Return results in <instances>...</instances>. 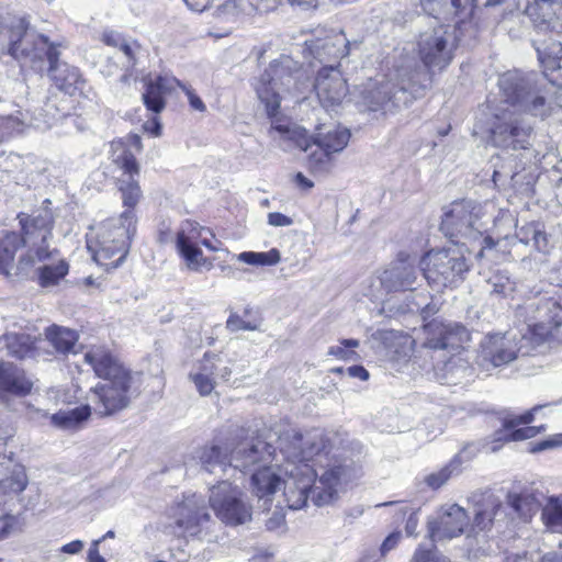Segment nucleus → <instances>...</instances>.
<instances>
[{
  "label": "nucleus",
  "mask_w": 562,
  "mask_h": 562,
  "mask_svg": "<svg viewBox=\"0 0 562 562\" xmlns=\"http://www.w3.org/2000/svg\"><path fill=\"white\" fill-rule=\"evenodd\" d=\"M278 449L283 458L278 472L266 464L250 473L251 491L263 509H269L281 482L288 507L297 510L308 501L318 507L331 504L355 477L352 462L330 456L328 440L319 430L303 436L289 428L279 434Z\"/></svg>",
  "instance_id": "nucleus-1"
},
{
  "label": "nucleus",
  "mask_w": 562,
  "mask_h": 562,
  "mask_svg": "<svg viewBox=\"0 0 562 562\" xmlns=\"http://www.w3.org/2000/svg\"><path fill=\"white\" fill-rule=\"evenodd\" d=\"M504 106L496 108L490 123V138L495 147L527 149L533 127L520 113L544 119L551 113V86L544 76L512 70L498 78Z\"/></svg>",
  "instance_id": "nucleus-2"
},
{
  "label": "nucleus",
  "mask_w": 562,
  "mask_h": 562,
  "mask_svg": "<svg viewBox=\"0 0 562 562\" xmlns=\"http://www.w3.org/2000/svg\"><path fill=\"white\" fill-rule=\"evenodd\" d=\"M113 162L121 170L116 186L121 193L123 206L126 209L117 218L108 220L99 235L97 256L110 259L115 255V263H121L126 257L132 238L136 233V215L134 209L143 198L138 183L139 165L134 154L122 143H114Z\"/></svg>",
  "instance_id": "nucleus-3"
},
{
  "label": "nucleus",
  "mask_w": 562,
  "mask_h": 562,
  "mask_svg": "<svg viewBox=\"0 0 562 562\" xmlns=\"http://www.w3.org/2000/svg\"><path fill=\"white\" fill-rule=\"evenodd\" d=\"M8 54L22 65L43 72L48 64L47 74L54 85L66 94L81 93L86 80L79 69L59 61L57 45L48 37L30 26L25 18L14 20L8 29Z\"/></svg>",
  "instance_id": "nucleus-4"
},
{
  "label": "nucleus",
  "mask_w": 562,
  "mask_h": 562,
  "mask_svg": "<svg viewBox=\"0 0 562 562\" xmlns=\"http://www.w3.org/2000/svg\"><path fill=\"white\" fill-rule=\"evenodd\" d=\"M83 359L102 379L87 395L94 414L110 416L128 407L137 393L131 370L104 346H92Z\"/></svg>",
  "instance_id": "nucleus-5"
},
{
  "label": "nucleus",
  "mask_w": 562,
  "mask_h": 562,
  "mask_svg": "<svg viewBox=\"0 0 562 562\" xmlns=\"http://www.w3.org/2000/svg\"><path fill=\"white\" fill-rule=\"evenodd\" d=\"M258 99L269 117L279 114L283 94L301 95L310 88L308 75L291 56L281 55L254 82Z\"/></svg>",
  "instance_id": "nucleus-6"
},
{
  "label": "nucleus",
  "mask_w": 562,
  "mask_h": 562,
  "mask_svg": "<svg viewBox=\"0 0 562 562\" xmlns=\"http://www.w3.org/2000/svg\"><path fill=\"white\" fill-rule=\"evenodd\" d=\"M411 66H395L394 72L387 80L366 89L363 103L369 111H393L408 105L414 99L423 95L429 86V75L426 70H416L415 77H409Z\"/></svg>",
  "instance_id": "nucleus-7"
},
{
  "label": "nucleus",
  "mask_w": 562,
  "mask_h": 562,
  "mask_svg": "<svg viewBox=\"0 0 562 562\" xmlns=\"http://www.w3.org/2000/svg\"><path fill=\"white\" fill-rule=\"evenodd\" d=\"M481 218L480 204L472 200L456 201L445 212L440 229L454 244L468 246L477 241L480 249L476 257L481 259L490 256L497 245L491 236H483L486 227Z\"/></svg>",
  "instance_id": "nucleus-8"
},
{
  "label": "nucleus",
  "mask_w": 562,
  "mask_h": 562,
  "mask_svg": "<svg viewBox=\"0 0 562 562\" xmlns=\"http://www.w3.org/2000/svg\"><path fill=\"white\" fill-rule=\"evenodd\" d=\"M458 47V37L447 25H438L419 34L417 52L423 66L414 58L407 57L400 65L411 66L409 77H415L416 70H426L431 82V72L442 71L452 61Z\"/></svg>",
  "instance_id": "nucleus-9"
},
{
  "label": "nucleus",
  "mask_w": 562,
  "mask_h": 562,
  "mask_svg": "<svg viewBox=\"0 0 562 562\" xmlns=\"http://www.w3.org/2000/svg\"><path fill=\"white\" fill-rule=\"evenodd\" d=\"M423 276L437 292L459 286L470 271V265L461 248L432 249L419 260Z\"/></svg>",
  "instance_id": "nucleus-10"
},
{
  "label": "nucleus",
  "mask_w": 562,
  "mask_h": 562,
  "mask_svg": "<svg viewBox=\"0 0 562 562\" xmlns=\"http://www.w3.org/2000/svg\"><path fill=\"white\" fill-rule=\"evenodd\" d=\"M555 291H530L527 301L516 310V317L527 324L529 331L544 339L562 324V305Z\"/></svg>",
  "instance_id": "nucleus-11"
},
{
  "label": "nucleus",
  "mask_w": 562,
  "mask_h": 562,
  "mask_svg": "<svg viewBox=\"0 0 562 562\" xmlns=\"http://www.w3.org/2000/svg\"><path fill=\"white\" fill-rule=\"evenodd\" d=\"M204 234L214 237L213 233L193 221H186L181 224L176 235V247L183 258L189 270L201 272L203 269L211 270L213 263L203 256L199 243L211 251H218L220 248L213 244Z\"/></svg>",
  "instance_id": "nucleus-12"
},
{
  "label": "nucleus",
  "mask_w": 562,
  "mask_h": 562,
  "mask_svg": "<svg viewBox=\"0 0 562 562\" xmlns=\"http://www.w3.org/2000/svg\"><path fill=\"white\" fill-rule=\"evenodd\" d=\"M209 503L215 516L228 526L251 520V505L244 499L241 490L228 481H221L210 488Z\"/></svg>",
  "instance_id": "nucleus-13"
},
{
  "label": "nucleus",
  "mask_w": 562,
  "mask_h": 562,
  "mask_svg": "<svg viewBox=\"0 0 562 562\" xmlns=\"http://www.w3.org/2000/svg\"><path fill=\"white\" fill-rule=\"evenodd\" d=\"M310 139L308 168L315 173H326L333 167L334 155L348 145L350 132L339 125L318 126Z\"/></svg>",
  "instance_id": "nucleus-14"
},
{
  "label": "nucleus",
  "mask_w": 562,
  "mask_h": 562,
  "mask_svg": "<svg viewBox=\"0 0 562 562\" xmlns=\"http://www.w3.org/2000/svg\"><path fill=\"white\" fill-rule=\"evenodd\" d=\"M38 262H44L38 268V282L43 288L57 284L68 273L69 266L59 257L57 249H50L49 246H37L35 249L29 248L25 254L20 256L15 276H26Z\"/></svg>",
  "instance_id": "nucleus-15"
},
{
  "label": "nucleus",
  "mask_w": 562,
  "mask_h": 562,
  "mask_svg": "<svg viewBox=\"0 0 562 562\" xmlns=\"http://www.w3.org/2000/svg\"><path fill=\"white\" fill-rule=\"evenodd\" d=\"M422 266L416 256L400 252L381 273L380 282L387 292L409 291L418 283Z\"/></svg>",
  "instance_id": "nucleus-16"
},
{
  "label": "nucleus",
  "mask_w": 562,
  "mask_h": 562,
  "mask_svg": "<svg viewBox=\"0 0 562 562\" xmlns=\"http://www.w3.org/2000/svg\"><path fill=\"white\" fill-rule=\"evenodd\" d=\"M349 41L342 32L317 30L314 37L305 41L304 53L321 64L336 65L348 55Z\"/></svg>",
  "instance_id": "nucleus-17"
},
{
  "label": "nucleus",
  "mask_w": 562,
  "mask_h": 562,
  "mask_svg": "<svg viewBox=\"0 0 562 562\" xmlns=\"http://www.w3.org/2000/svg\"><path fill=\"white\" fill-rule=\"evenodd\" d=\"M272 445L256 438L236 445L229 457V467L243 473H251L258 468L271 464L276 458Z\"/></svg>",
  "instance_id": "nucleus-18"
},
{
  "label": "nucleus",
  "mask_w": 562,
  "mask_h": 562,
  "mask_svg": "<svg viewBox=\"0 0 562 562\" xmlns=\"http://www.w3.org/2000/svg\"><path fill=\"white\" fill-rule=\"evenodd\" d=\"M426 340L423 347L427 353L438 350H458L470 340L469 330L461 324L434 319L424 327Z\"/></svg>",
  "instance_id": "nucleus-19"
},
{
  "label": "nucleus",
  "mask_w": 562,
  "mask_h": 562,
  "mask_svg": "<svg viewBox=\"0 0 562 562\" xmlns=\"http://www.w3.org/2000/svg\"><path fill=\"white\" fill-rule=\"evenodd\" d=\"M469 515L458 504L442 505L436 516L428 520V533L432 541L453 539L469 527Z\"/></svg>",
  "instance_id": "nucleus-20"
},
{
  "label": "nucleus",
  "mask_w": 562,
  "mask_h": 562,
  "mask_svg": "<svg viewBox=\"0 0 562 562\" xmlns=\"http://www.w3.org/2000/svg\"><path fill=\"white\" fill-rule=\"evenodd\" d=\"M49 199L43 201L42 206L32 215L19 214L22 227L21 237L29 248L35 249L37 246H49L48 239L52 237L54 225V215L50 209Z\"/></svg>",
  "instance_id": "nucleus-21"
},
{
  "label": "nucleus",
  "mask_w": 562,
  "mask_h": 562,
  "mask_svg": "<svg viewBox=\"0 0 562 562\" xmlns=\"http://www.w3.org/2000/svg\"><path fill=\"white\" fill-rule=\"evenodd\" d=\"M314 90L325 109L339 105L348 92L346 80L336 65H325L318 70Z\"/></svg>",
  "instance_id": "nucleus-22"
},
{
  "label": "nucleus",
  "mask_w": 562,
  "mask_h": 562,
  "mask_svg": "<svg viewBox=\"0 0 562 562\" xmlns=\"http://www.w3.org/2000/svg\"><path fill=\"white\" fill-rule=\"evenodd\" d=\"M170 516L176 525L190 536H195L200 527L210 520L202 496L194 493L184 495L183 501L171 508Z\"/></svg>",
  "instance_id": "nucleus-23"
},
{
  "label": "nucleus",
  "mask_w": 562,
  "mask_h": 562,
  "mask_svg": "<svg viewBox=\"0 0 562 562\" xmlns=\"http://www.w3.org/2000/svg\"><path fill=\"white\" fill-rule=\"evenodd\" d=\"M525 13L539 31L562 33V0H527Z\"/></svg>",
  "instance_id": "nucleus-24"
},
{
  "label": "nucleus",
  "mask_w": 562,
  "mask_h": 562,
  "mask_svg": "<svg viewBox=\"0 0 562 562\" xmlns=\"http://www.w3.org/2000/svg\"><path fill=\"white\" fill-rule=\"evenodd\" d=\"M505 515L503 504L492 493H485L475 502L474 518L471 531L475 535L490 532L493 528L499 529L501 520Z\"/></svg>",
  "instance_id": "nucleus-25"
},
{
  "label": "nucleus",
  "mask_w": 562,
  "mask_h": 562,
  "mask_svg": "<svg viewBox=\"0 0 562 562\" xmlns=\"http://www.w3.org/2000/svg\"><path fill=\"white\" fill-rule=\"evenodd\" d=\"M481 349L483 360L491 362L494 367L508 364L520 351L516 338L503 334L487 335L481 342Z\"/></svg>",
  "instance_id": "nucleus-26"
},
{
  "label": "nucleus",
  "mask_w": 562,
  "mask_h": 562,
  "mask_svg": "<svg viewBox=\"0 0 562 562\" xmlns=\"http://www.w3.org/2000/svg\"><path fill=\"white\" fill-rule=\"evenodd\" d=\"M271 128L269 131L270 136L283 150H289L292 146L299 147L304 151H308L311 148V139L305 128L278 119L277 115L271 117Z\"/></svg>",
  "instance_id": "nucleus-27"
},
{
  "label": "nucleus",
  "mask_w": 562,
  "mask_h": 562,
  "mask_svg": "<svg viewBox=\"0 0 562 562\" xmlns=\"http://www.w3.org/2000/svg\"><path fill=\"white\" fill-rule=\"evenodd\" d=\"M33 386L24 370L11 362L0 363V396H25Z\"/></svg>",
  "instance_id": "nucleus-28"
},
{
  "label": "nucleus",
  "mask_w": 562,
  "mask_h": 562,
  "mask_svg": "<svg viewBox=\"0 0 562 562\" xmlns=\"http://www.w3.org/2000/svg\"><path fill=\"white\" fill-rule=\"evenodd\" d=\"M178 85H180L179 80L167 76H158L148 80L142 94L146 109L156 114L160 113L166 106V97Z\"/></svg>",
  "instance_id": "nucleus-29"
},
{
  "label": "nucleus",
  "mask_w": 562,
  "mask_h": 562,
  "mask_svg": "<svg viewBox=\"0 0 562 562\" xmlns=\"http://www.w3.org/2000/svg\"><path fill=\"white\" fill-rule=\"evenodd\" d=\"M543 494L532 485L524 487L519 492H509L507 503L510 508L524 521L531 519L542 505Z\"/></svg>",
  "instance_id": "nucleus-30"
},
{
  "label": "nucleus",
  "mask_w": 562,
  "mask_h": 562,
  "mask_svg": "<svg viewBox=\"0 0 562 562\" xmlns=\"http://www.w3.org/2000/svg\"><path fill=\"white\" fill-rule=\"evenodd\" d=\"M473 456L468 453V447L454 454L452 459L440 468L438 471L431 472L424 477V483L431 490L436 491L442 487L449 480L459 476L462 473L463 463L470 461Z\"/></svg>",
  "instance_id": "nucleus-31"
},
{
  "label": "nucleus",
  "mask_w": 562,
  "mask_h": 562,
  "mask_svg": "<svg viewBox=\"0 0 562 562\" xmlns=\"http://www.w3.org/2000/svg\"><path fill=\"white\" fill-rule=\"evenodd\" d=\"M474 2L475 0H422V5L436 19L443 14L459 16V21H463L465 16L472 14Z\"/></svg>",
  "instance_id": "nucleus-32"
},
{
  "label": "nucleus",
  "mask_w": 562,
  "mask_h": 562,
  "mask_svg": "<svg viewBox=\"0 0 562 562\" xmlns=\"http://www.w3.org/2000/svg\"><path fill=\"white\" fill-rule=\"evenodd\" d=\"M218 356L206 352L199 362L195 372L190 373V379L194 383L198 392L202 396L210 395L215 387V371L217 369Z\"/></svg>",
  "instance_id": "nucleus-33"
},
{
  "label": "nucleus",
  "mask_w": 562,
  "mask_h": 562,
  "mask_svg": "<svg viewBox=\"0 0 562 562\" xmlns=\"http://www.w3.org/2000/svg\"><path fill=\"white\" fill-rule=\"evenodd\" d=\"M27 246L24 239L16 232H7L0 236V274L9 277L15 274L16 265L14 258L16 250Z\"/></svg>",
  "instance_id": "nucleus-34"
},
{
  "label": "nucleus",
  "mask_w": 562,
  "mask_h": 562,
  "mask_svg": "<svg viewBox=\"0 0 562 562\" xmlns=\"http://www.w3.org/2000/svg\"><path fill=\"white\" fill-rule=\"evenodd\" d=\"M517 239L525 245L532 247L542 254H548L552 247L550 236L544 231V225L540 222H530L516 229Z\"/></svg>",
  "instance_id": "nucleus-35"
},
{
  "label": "nucleus",
  "mask_w": 562,
  "mask_h": 562,
  "mask_svg": "<svg viewBox=\"0 0 562 562\" xmlns=\"http://www.w3.org/2000/svg\"><path fill=\"white\" fill-rule=\"evenodd\" d=\"M25 526L22 513H13L8 502L0 504V542L23 531Z\"/></svg>",
  "instance_id": "nucleus-36"
},
{
  "label": "nucleus",
  "mask_w": 562,
  "mask_h": 562,
  "mask_svg": "<svg viewBox=\"0 0 562 562\" xmlns=\"http://www.w3.org/2000/svg\"><path fill=\"white\" fill-rule=\"evenodd\" d=\"M33 345L34 341L27 334L9 333L0 338V347H5L9 355L19 359L31 357Z\"/></svg>",
  "instance_id": "nucleus-37"
},
{
  "label": "nucleus",
  "mask_w": 562,
  "mask_h": 562,
  "mask_svg": "<svg viewBox=\"0 0 562 562\" xmlns=\"http://www.w3.org/2000/svg\"><path fill=\"white\" fill-rule=\"evenodd\" d=\"M432 369L436 371L441 383L446 384H459L471 373V369L459 358H450L443 363L442 368L434 364Z\"/></svg>",
  "instance_id": "nucleus-38"
},
{
  "label": "nucleus",
  "mask_w": 562,
  "mask_h": 562,
  "mask_svg": "<svg viewBox=\"0 0 562 562\" xmlns=\"http://www.w3.org/2000/svg\"><path fill=\"white\" fill-rule=\"evenodd\" d=\"M45 336L56 351L61 353L72 351L78 340L77 331L57 325L46 328Z\"/></svg>",
  "instance_id": "nucleus-39"
},
{
  "label": "nucleus",
  "mask_w": 562,
  "mask_h": 562,
  "mask_svg": "<svg viewBox=\"0 0 562 562\" xmlns=\"http://www.w3.org/2000/svg\"><path fill=\"white\" fill-rule=\"evenodd\" d=\"M200 461L202 468L209 473H217V471L225 473L227 469L232 468L228 454L226 451L223 452L218 446L203 448Z\"/></svg>",
  "instance_id": "nucleus-40"
},
{
  "label": "nucleus",
  "mask_w": 562,
  "mask_h": 562,
  "mask_svg": "<svg viewBox=\"0 0 562 562\" xmlns=\"http://www.w3.org/2000/svg\"><path fill=\"white\" fill-rule=\"evenodd\" d=\"M92 411V405L88 402L86 405L54 414L52 420L55 425L64 429H71L87 420Z\"/></svg>",
  "instance_id": "nucleus-41"
},
{
  "label": "nucleus",
  "mask_w": 562,
  "mask_h": 562,
  "mask_svg": "<svg viewBox=\"0 0 562 562\" xmlns=\"http://www.w3.org/2000/svg\"><path fill=\"white\" fill-rule=\"evenodd\" d=\"M7 476V481L3 482L4 486H0V496H7L10 499L19 496L27 485V477L24 468L16 463Z\"/></svg>",
  "instance_id": "nucleus-42"
},
{
  "label": "nucleus",
  "mask_w": 562,
  "mask_h": 562,
  "mask_svg": "<svg viewBox=\"0 0 562 562\" xmlns=\"http://www.w3.org/2000/svg\"><path fill=\"white\" fill-rule=\"evenodd\" d=\"M542 519L553 531H562V495L552 496L542 508Z\"/></svg>",
  "instance_id": "nucleus-43"
},
{
  "label": "nucleus",
  "mask_w": 562,
  "mask_h": 562,
  "mask_svg": "<svg viewBox=\"0 0 562 562\" xmlns=\"http://www.w3.org/2000/svg\"><path fill=\"white\" fill-rule=\"evenodd\" d=\"M237 259L250 266H274L280 262L281 254L277 248L266 252L243 251Z\"/></svg>",
  "instance_id": "nucleus-44"
},
{
  "label": "nucleus",
  "mask_w": 562,
  "mask_h": 562,
  "mask_svg": "<svg viewBox=\"0 0 562 562\" xmlns=\"http://www.w3.org/2000/svg\"><path fill=\"white\" fill-rule=\"evenodd\" d=\"M359 345L358 339H341L338 345L329 347L328 355L339 360H356L358 355L355 349L358 348Z\"/></svg>",
  "instance_id": "nucleus-45"
},
{
  "label": "nucleus",
  "mask_w": 562,
  "mask_h": 562,
  "mask_svg": "<svg viewBox=\"0 0 562 562\" xmlns=\"http://www.w3.org/2000/svg\"><path fill=\"white\" fill-rule=\"evenodd\" d=\"M541 429H544L543 426L535 427L526 425L522 428H512L507 430L504 428L502 431L497 432V440H506V441H519L532 438L537 436Z\"/></svg>",
  "instance_id": "nucleus-46"
},
{
  "label": "nucleus",
  "mask_w": 562,
  "mask_h": 562,
  "mask_svg": "<svg viewBox=\"0 0 562 562\" xmlns=\"http://www.w3.org/2000/svg\"><path fill=\"white\" fill-rule=\"evenodd\" d=\"M490 283L492 293L504 297L510 296L514 292L518 291L516 282L510 280L506 273H496L491 278Z\"/></svg>",
  "instance_id": "nucleus-47"
},
{
  "label": "nucleus",
  "mask_w": 562,
  "mask_h": 562,
  "mask_svg": "<svg viewBox=\"0 0 562 562\" xmlns=\"http://www.w3.org/2000/svg\"><path fill=\"white\" fill-rule=\"evenodd\" d=\"M241 0H226L216 7L214 15L222 22H234L241 12Z\"/></svg>",
  "instance_id": "nucleus-48"
},
{
  "label": "nucleus",
  "mask_w": 562,
  "mask_h": 562,
  "mask_svg": "<svg viewBox=\"0 0 562 562\" xmlns=\"http://www.w3.org/2000/svg\"><path fill=\"white\" fill-rule=\"evenodd\" d=\"M394 504L401 505L398 508V513H401L403 516L408 515V518L405 524L406 535L407 536L416 535V529L418 526V516L417 515H418V512L420 508L419 507L414 508L406 503H397V502H387L384 504H380L379 506H390V505H394Z\"/></svg>",
  "instance_id": "nucleus-49"
},
{
  "label": "nucleus",
  "mask_w": 562,
  "mask_h": 562,
  "mask_svg": "<svg viewBox=\"0 0 562 562\" xmlns=\"http://www.w3.org/2000/svg\"><path fill=\"white\" fill-rule=\"evenodd\" d=\"M412 562H450V560L440 554L437 550H424L418 548L413 557Z\"/></svg>",
  "instance_id": "nucleus-50"
},
{
  "label": "nucleus",
  "mask_w": 562,
  "mask_h": 562,
  "mask_svg": "<svg viewBox=\"0 0 562 562\" xmlns=\"http://www.w3.org/2000/svg\"><path fill=\"white\" fill-rule=\"evenodd\" d=\"M546 405H536L530 411L526 412L525 414L516 417V418H509L504 422V428L507 430L515 428L516 426L524 424L529 425L533 420L535 413L540 411L541 408L546 407Z\"/></svg>",
  "instance_id": "nucleus-51"
},
{
  "label": "nucleus",
  "mask_w": 562,
  "mask_h": 562,
  "mask_svg": "<svg viewBox=\"0 0 562 562\" xmlns=\"http://www.w3.org/2000/svg\"><path fill=\"white\" fill-rule=\"evenodd\" d=\"M226 327L231 331L257 330L259 328V325L252 322L244 321L237 314H232L226 322Z\"/></svg>",
  "instance_id": "nucleus-52"
},
{
  "label": "nucleus",
  "mask_w": 562,
  "mask_h": 562,
  "mask_svg": "<svg viewBox=\"0 0 562 562\" xmlns=\"http://www.w3.org/2000/svg\"><path fill=\"white\" fill-rule=\"evenodd\" d=\"M16 464V462L9 456L0 454V486H4L3 482L8 479V475L11 469Z\"/></svg>",
  "instance_id": "nucleus-53"
},
{
  "label": "nucleus",
  "mask_w": 562,
  "mask_h": 562,
  "mask_svg": "<svg viewBox=\"0 0 562 562\" xmlns=\"http://www.w3.org/2000/svg\"><path fill=\"white\" fill-rule=\"evenodd\" d=\"M178 86L188 95V100H189V103H190L192 109H194L196 111H200V112H204L205 111V109H206L205 104L203 103L201 98L193 92V90L189 89L186 85H182L181 82Z\"/></svg>",
  "instance_id": "nucleus-54"
},
{
  "label": "nucleus",
  "mask_w": 562,
  "mask_h": 562,
  "mask_svg": "<svg viewBox=\"0 0 562 562\" xmlns=\"http://www.w3.org/2000/svg\"><path fill=\"white\" fill-rule=\"evenodd\" d=\"M292 218L282 213L272 212L268 214V224L271 226L285 227L292 225Z\"/></svg>",
  "instance_id": "nucleus-55"
},
{
  "label": "nucleus",
  "mask_w": 562,
  "mask_h": 562,
  "mask_svg": "<svg viewBox=\"0 0 562 562\" xmlns=\"http://www.w3.org/2000/svg\"><path fill=\"white\" fill-rule=\"evenodd\" d=\"M102 40H103L104 44H106L109 46L117 47V48H120L121 45L125 41V38L119 32H115L112 30L104 31L103 35H102Z\"/></svg>",
  "instance_id": "nucleus-56"
},
{
  "label": "nucleus",
  "mask_w": 562,
  "mask_h": 562,
  "mask_svg": "<svg viewBox=\"0 0 562 562\" xmlns=\"http://www.w3.org/2000/svg\"><path fill=\"white\" fill-rule=\"evenodd\" d=\"M346 374L352 379H359L361 381H367L370 376L369 371L362 366H351L346 369Z\"/></svg>",
  "instance_id": "nucleus-57"
},
{
  "label": "nucleus",
  "mask_w": 562,
  "mask_h": 562,
  "mask_svg": "<svg viewBox=\"0 0 562 562\" xmlns=\"http://www.w3.org/2000/svg\"><path fill=\"white\" fill-rule=\"evenodd\" d=\"M251 5L258 11H270L277 8L282 0H249Z\"/></svg>",
  "instance_id": "nucleus-58"
},
{
  "label": "nucleus",
  "mask_w": 562,
  "mask_h": 562,
  "mask_svg": "<svg viewBox=\"0 0 562 562\" xmlns=\"http://www.w3.org/2000/svg\"><path fill=\"white\" fill-rule=\"evenodd\" d=\"M400 538H401L400 532H393V533L389 535L381 544V548H380L381 553L385 554L386 552H389L390 550L395 548V546L400 541Z\"/></svg>",
  "instance_id": "nucleus-59"
},
{
  "label": "nucleus",
  "mask_w": 562,
  "mask_h": 562,
  "mask_svg": "<svg viewBox=\"0 0 562 562\" xmlns=\"http://www.w3.org/2000/svg\"><path fill=\"white\" fill-rule=\"evenodd\" d=\"M83 547H85L83 541H81V540H74V541H71L69 543L64 544L59 549V551L61 553H66V554H78L79 552L82 551Z\"/></svg>",
  "instance_id": "nucleus-60"
},
{
  "label": "nucleus",
  "mask_w": 562,
  "mask_h": 562,
  "mask_svg": "<svg viewBox=\"0 0 562 562\" xmlns=\"http://www.w3.org/2000/svg\"><path fill=\"white\" fill-rule=\"evenodd\" d=\"M561 443H562V440H560V439L542 440V441L536 443L535 446H532L530 448V451L531 452H540V451H544V450L558 447Z\"/></svg>",
  "instance_id": "nucleus-61"
},
{
  "label": "nucleus",
  "mask_w": 562,
  "mask_h": 562,
  "mask_svg": "<svg viewBox=\"0 0 562 562\" xmlns=\"http://www.w3.org/2000/svg\"><path fill=\"white\" fill-rule=\"evenodd\" d=\"M187 7L195 12H203L209 8L211 0H183Z\"/></svg>",
  "instance_id": "nucleus-62"
},
{
  "label": "nucleus",
  "mask_w": 562,
  "mask_h": 562,
  "mask_svg": "<svg viewBox=\"0 0 562 562\" xmlns=\"http://www.w3.org/2000/svg\"><path fill=\"white\" fill-rule=\"evenodd\" d=\"M284 524V516L281 515V514H273L272 517H270L267 522H266V526H267V529L269 530H277L279 529L282 525Z\"/></svg>",
  "instance_id": "nucleus-63"
},
{
  "label": "nucleus",
  "mask_w": 562,
  "mask_h": 562,
  "mask_svg": "<svg viewBox=\"0 0 562 562\" xmlns=\"http://www.w3.org/2000/svg\"><path fill=\"white\" fill-rule=\"evenodd\" d=\"M538 562H562V552H548L543 554Z\"/></svg>",
  "instance_id": "nucleus-64"
}]
</instances>
